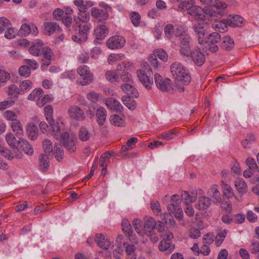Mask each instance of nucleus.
I'll return each instance as SVG.
<instances>
[{
    "label": "nucleus",
    "instance_id": "f257e3e1",
    "mask_svg": "<svg viewBox=\"0 0 259 259\" xmlns=\"http://www.w3.org/2000/svg\"><path fill=\"white\" fill-rule=\"evenodd\" d=\"M204 7L205 14L211 18H221L226 14L228 4L223 0H200Z\"/></svg>",
    "mask_w": 259,
    "mask_h": 259
},
{
    "label": "nucleus",
    "instance_id": "f03ea898",
    "mask_svg": "<svg viewBox=\"0 0 259 259\" xmlns=\"http://www.w3.org/2000/svg\"><path fill=\"white\" fill-rule=\"evenodd\" d=\"M30 101H35L36 104L38 107H44V113L47 120H49V106H45L49 102V95L45 94L41 88L34 89L28 96Z\"/></svg>",
    "mask_w": 259,
    "mask_h": 259
},
{
    "label": "nucleus",
    "instance_id": "7ed1b4c3",
    "mask_svg": "<svg viewBox=\"0 0 259 259\" xmlns=\"http://www.w3.org/2000/svg\"><path fill=\"white\" fill-rule=\"evenodd\" d=\"M174 77L181 83L188 84L191 81V76L184 67L179 62L174 63L170 67Z\"/></svg>",
    "mask_w": 259,
    "mask_h": 259
},
{
    "label": "nucleus",
    "instance_id": "20e7f679",
    "mask_svg": "<svg viewBox=\"0 0 259 259\" xmlns=\"http://www.w3.org/2000/svg\"><path fill=\"white\" fill-rule=\"evenodd\" d=\"M77 72L81 77L76 80L78 84L85 85L90 84L93 81L94 75L87 66L85 65L80 66L77 68Z\"/></svg>",
    "mask_w": 259,
    "mask_h": 259
},
{
    "label": "nucleus",
    "instance_id": "39448f33",
    "mask_svg": "<svg viewBox=\"0 0 259 259\" xmlns=\"http://www.w3.org/2000/svg\"><path fill=\"white\" fill-rule=\"evenodd\" d=\"M60 141L64 146L70 152H74L76 150L75 143L77 138L74 134H69L67 132L63 133L60 136Z\"/></svg>",
    "mask_w": 259,
    "mask_h": 259
},
{
    "label": "nucleus",
    "instance_id": "423d86ee",
    "mask_svg": "<svg viewBox=\"0 0 259 259\" xmlns=\"http://www.w3.org/2000/svg\"><path fill=\"white\" fill-rule=\"evenodd\" d=\"M152 74V71H146L143 69H139L137 71V75L140 81L148 90L152 89L153 84Z\"/></svg>",
    "mask_w": 259,
    "mask_h": 259
},
{
    "label": "nucleus",
    "instance_id": "0eeeda50",
    "mask_svg": "<svg viewBox=\"0 0 259 259\" xmlns=\"http://www.w3.org/2000/svg\"><path fill=\"white\" fill-rule=\"evenodd\" d=\"M161 236L162 239L159 245V250L170 252L175 248V246L171 243V240L173 238L172 233L168 231H165L162 232Z\"/></svg>",
    "mask_w": 259,
    "mask_h": 259
},
{
    "label": "nucleus",
    "instance_id": "6e6552de",
    "mask_svg": "<svg viewBox=\"0 0 259 259\" xmlns=\"http://www.w3.org/2000/svg\"><path fill=\"white\" fill-rule=\"evenodd\" d=\"M193 28L197 35L199 44H202L205 41V35L209 29V24L204 21L193 25Z\"/></svg>",
    "mask_w": 259,
    "mask_h": 259
},
{
    "label": "nucleus",
    "instance_id": "1a4fd4ad",
    "mask_svg": "<svg viewBox=\"0 0 259 259\" xmlns=\"http://www.w3.org/2000/svg\"><path fill=\"white\" fill-rule=\"evenodd\" d=\"M44 151L40 154L39 166L42 171H47L49 168V141L45 140L42 142Z\"/></svg>",
    "mask_w": 259,
    "mask_h": 259
},
{
    "label": "nucleus",
    "instance_id": "9d476101",
    "mask_svg": "<svg viewBox=\"0 0 259 259\" xmlns=\"http://www.w3.org/2000/svg\"><path fill=\"white\" fill-rule=\"evenodd\" d=\"M154 80L156 87L161 91L168 92L172 90V83L169 78H163L159 73H155Z\"/></svg>",
    "mask_w": 259,
    "mask_h": 259
},
{
    "label": "nucleus",
    "instance_id": "9b49d317",
    "mask_svg": "<svg viewBox=\"0 0 259 259\" xmlns=\"http://www.w3.org/2000/svg\"><path fill=\"white\" fill-rule=\"evenodd\" d=\"M158 57L163 62H166L168 59L166 52L162 49H158L153 52L148 57V61L151 65L154 68H158L159 63L157 59Z\"/></svg>",
    "mask_w": 259,
    "mask_h": 259
},
{
    "label": "nucleus",
    "instance_id": "f8f14e48",
    "mask_svg": "<svg viewBox=\"0 0 259 259\" xmlns=\"http://www.w3.org/2000/svg\"><path fill=\"white\" fill-rule=\"evenodd\" d=\"M180 53L183 57H189L191 53L189 35H185L180 37Z\"/></svg>",
    "mask_w": 259,
    "mask_h": 259
},
{
    "label": "nucleus",
    "instance_id": "ddd939ff",
    "mask_svg": "<svg viewBox=\"0 0 259 259\" xmlns=\"http://www.w3.org/2000/svg\"><path fill=\"white\" fill-rule=\"evenodd\" d=\"M125 44L124 38L120 35L110 37L106 41V45L109 49H117L122 48Z\"/></svg>",
    "mask_w": 259,
    "mask_h": 259
},
{
    "label": "nucleus",
    "instance_id": "4468645a",
    "mask_svg": "<svg viewBox=\"0 0 259 259\" xmlns=\"http://www.w3.org/2000/svg\"><path fill=\"white\" fill-rule=\"evenodd\" d=\"M38 33V30L36 26L32 23L30 25L24 23L23 24L19 31V35L21 36H27L31 34L34 36H36Z\"/></svg>",
    "mask_w": 259,
    "mask_h": 259
},
{
    "label": "nucleus",
    "instance_id": "2eb2a0df",
    "mask_svg": "<svg viewBox=\"0 0 259 259\" xmlns=\"http://www.w3.org/2000/svg\"><path fill=\"white\" fill-rule=\"evenodd\" d=\"M68 113L70 117L75 120L81 121L85 117L84 111L78 106H74L70 107Z\"/></svg>",
    "mask_w": 259,
    "mask_h": 259
},
{
    "label": "nucleus",
    "instance_id": "dca6fc26",
    "mask_svg": "<svg viewBox=\"0 0 259 259\" xmlns=\"http://www.w3.org/2000/svg\"><path fill=\"white\" fill-rule=\"evenodd\" d=\"M144 225L143 229V234H145L147 236L152 235L153 230L155 228L156 223L155 221L150 217H146L144 218Z\"/></svg>",
    "mask_w": 259,
    "mask_h": 259
},
{
    "label": "nucleus",
    "instance_id": "f3484780",
    "mask_svg": "<svg viewBox=\"0 0 259 259\" xmlns=\"http://www.w3.org/2000/svg\"><path fill=\"white\" fill-rule=\"evenodd\" d=\"M95 241L97 245L103 249H107L110 246L109 239L103 234H97L95 236Z\"/></svg>",
    "mask_w": 259,
    "mask_h": 259
},
{
    "label": "nucleus",
    "instance_id": "a211bd4d",
    "mask_svg": "<svg viewBox=\"0 0 259 259\" xmlns=\"http://www.w3.org/2000/svg\"><path fill=\"white\" fill-rule=\"evenodd\" d=\"M91 13L92 16L99 22L106 21L109 17L108 12L97 8H93L91 9Z\"/></svg>",
    "mask_w": 259,
    "mask_h": 259
},
{
    "label": "nucleus",
    "instance_id": "6ab92c4d",
    "mask_svg": "<svg viewBox=\"0 0 259 259\" xmlns=\"http://www.w3.org/2000/svg\"><path fill=\"white\" fill-rule=\"evenodd\" d=\"M60 123L61 122L55 121L50 116V134H51L56 139L60 138Z\"/></svg>",
    "mask_w": 259,
    "mask_h": 259
},
{
    "label": "nucleus",
    "instance_id": "aec40b11",
    "mask_svg": "<svg viewBox=\"0 0 259 259\" xmlns=\"http://www.w3.org/2000/svg\"><path fill=\"white\" fill-rule=\"evenodd\" d=\"M194 64L198 66H201L205 61L204 55L200 52L199 49H196L190 54Z\"/></svg>",
    "mask_w": 259,
    "mask_h": 259
},
{
    "label": "nucleus",
    "instance_id": "412c9836",
    "mask_svg": "<svg viewBox=\"0 0 259 259\" xmlns=\"http://www.w3.org/2000/svg\"><path fill=\"white\" fill-rule=\"evenodd\" d=\"M188 13L191 15L195 20H202L205 17L204 14H205L204 8L202 9L200 7L193 5L192 8L188 11Z\"/></svg>",
    "mask_w": 259,
    "mask_h": 259
},
{
    "label": "nucleus",
    "instance_id": "4be33fe9",
    "mask_svg": "<svg viewBox=\"0 0 259 259\" xmlns=\"http://www.w3.org/2000/svg\"><path fill=\"white\" fill-rule=\"evenodd\" d=\"M207 195L211 198L212 201L214 203L221 201V193L217 185H213L207 191Z\"/></svg>",
    "mask_w": 259,
    "mask_h": 259
},
{
    "label": "nucleus",
    "instance_id": "5701e85b",
    "mask_svg": "<svg viewBox=\"0 0 259 259\" xmlns=\"http://www.w3.org/2000/svg\"><path fill=\"white\" fill-rule=\"evenodd\" d=\"M109 29L104 24L98 25L94 29V35L97 39H103L108 34Z\"/></svg>",
    "mask_w": 259,
    "mask_h": 259
},
{
    "label": "nucleus",
    "instance_id": "b1692460",
    "mask_svg": "<svg viewBox=\"0 0 259 259\" xmlns=\"http://www.w3.org/2000/svg\"><path fill=\"white\" fill-rule=\"evenodd\" d=\"M234 186L237 192L241 195H244L248 192V186L242 179H237L234 181Z\"/></svg>",
    "mask_w": 259,
    "mask_h": 259
},
{
    "label": "nucleus",
    "instance_id": "393cba45",
    "mask_svg": "<svg viewBox=\"0 0 259 259\" xmlns=\"http://www.w3.org/2000/svg\"><path fill=\"white\" fill-rule=\"evenodd\" d=\"M109 121L112 125L118 127H124L126 124L123 115L112 114L109 117Z\"/></svg>",
    "mask_w": 259,
    "mask_h": 259
},
{
    "label": "nucleus",
    "instance_id": "a878e982",
    "mask_svg": "<svg viewBox=\"0 0 259 259\" xmlns=\"http://www.w3.org/2000/svg\"><path fill=\"white\" fill-rule=\"evenodd\" d=\"M11 127L16 137H17L19 140L22 139L24 135V131L23 125L21 122L19 120L15 122H12L11 124Z\"/></svg>",
    "mask_w": 259,
    "mask_h": 259
},
{
    "label": "nucleus",
    "instance_id": "bb28decb",
    "mask_svg": "<svg viewBox=\"0 0 259 259\" xmlns=\"http://www.w3.org/2000/svg\"><path fill=\"white\" fill-rule=\"evenodd\" d=\"M211 204V200L209 198L202 196L198 198L196 208L199 210H204L207 209Z\"/></svg>",
    "mask_w": 259,
    "mask_h": 259
},
{
    "label": "nucleus",
    "instance_id": "cd10ccee",
    "mask_svg": "<svg viewBox=\"0 0 259 259\" xmlns=\"http://www.w3.org/2000/svg\"><path fill=\"white\" fill-rule=\"evenodd\" d=\"M79 27V33L82 35H85L88 37V33H89L91 28L92 25L90 23H84V24H80L76 21V23L73 24V27L75 30L76 27Z\"/></svg>",
    "mask_w": 259,
    "mask_h": 259
},
{
    "label": "nucleus",
    "instance_id": "c85d7f7f",
    "mask_svg": "<svg viewBox=\"0 0 259 259\" xmlns=\"http://www.w3.org/2000/svg\"><path fill=\"white\" fill-rule=\"evenodd\" d=\"M107 112L103 107H99L97 109L96 113V121L100 125H103L106 119Z\"/></svg>",
    "mask_w": 259,
    "mask_h": 259
},
{
    "label": "nucleus",
    "instance_id": "c756f323",
    "mask_svg": "<svg viewBox=\"0 0 259 259\" xmlns=\"http://www.w3.org/2000/svg\"><path fill=\"white\" fill-rule=\"evenodd\" d=\"M62 30L60 27L56 23H50V34L56 32L58 33V38L55 39V43L59 42L64 39V36L61 33Z\"/></svg>",
    "mask_w": 259,
    "mask_h": 259
},
{
    "label": "nucleus",
    "instance_id": "7c9ffc66",
    "mask_svg": "<svg viewBox=\"0 0 259 259\" xmlns=\"http://www.w3.org/2000/svg\"><path fill=\"white\" fill-rule=\"evenodd\" d=\"M107 106L111 110L120 111L122 109V105L116 99L109 98L105 101Z\"/></svg>",
    "mask_w": 259,
    "mask_h": 259
},
{
    "label": "nucleus",
    "instance_id": "2f4dec72",
    "mask_svg": "<svg viewBox=\"0 0 259 259\" xmlns=\"http://www.w3.org/2000/svg\"><path fill=\"white\" fill-rule=\"evenodd\" d=\"M18 143V147L22 148L26 154L31 155L33 153L34 151L32 146L29 144L26 140L22 138L19 140Z\"/></svg>",
    "mask_w": 259,
    "mask_h": 259
},
{
    "label": "nucleus",
    "instance_id": "473e14b6",
    "mask_svg": "<svg viewBox=\"0 0 259 259\" xmlns=\"http://www.w3.org/2000/svg\"><path fill=\"white\" fill-rule=\"evenodd\" d=\"M229 21L227 19H222L219 21L215 22L212 25V28L220 32H225L227 30Z\"/></svg>",
    "mask_w": 259,
    "mask_h": 259
},
{
    "label": "nucleus",
    "instance_id": "72a5a7b5",
    "mask_svg": "<svg viewBox=\"0 0 259 259\" xmlns=\"http://www.w3.org/2000/svg\"><path fill=\"white\" fill-rule=\"evenodd\" d=\"M121 89L123 92L128 95V96L138 97L139 93L138 91L132 85L129 83H125L121 86Z\"/></svg>",
    "mask_w": 259,
    "mask_h": 259
},
{
    "label": "nucleus",
    "instance_id": "f704fd0d",
    "mask_svg": "<svg viewBox=\"0 0 259 259\" xmlns=\"http://www.w3.org/2000/svg\"><path fill=\"white\" fill-rule=\"evenodd\" d=\"M181 197L184 203L186 205H189L195 201L197 198V194L192 193L190 194L188 192L184 191L182 192Z\"/></svg>",
    "mask_w": 259,
    "mask_h": 259
},
{
    "label": "nucleus",
    "instance_id": "c9c22d12",
    "mask_svg": "<svg viewBox=\"0 0 259 259\" xmlns=\"http://www.w3.org/2000/svg\"><path fill=\"white\" fill-rule=\"evenodd\" d=\"M27 133L31 140H36L38 136L37 127L33 123L29 124L27 127Z\"/></svg>",
    "mask_w": 259,
    "mask_h": 259
},
{
    "label": "nucleus",
    "instance_id": "e433bc0d",
    "mask_svg": "<svg viewBox=\"0 0 259 259\" xmlns=\"http://www.w3.org/2000/svg\"><path fill=\"white\" fill-rule=\"evenodd\" d=\"M178 131L176 129H171L167 131L163 132L158 136V138L165 140H170L174 139L177 135Z\"/></svg>",
    "mask_w": 259,
    "mask_h": 259
},
{
    "label": "nucleus",
    "instance_id": "4c0bfd02",
    "mask_svg": "<svg viewBox=\"0 0 259 259\" xmlns=\"http://www.w3.org/2000/svg\"><path fill=\"white\" fill-rule=\"evenodd\" d=\"M0 155L5 157L9 160L13 159L15 157L17 158H20L22 157V154L20 153L16 154L14 156V154L8 149L0 147Z\"/></svg>",
    "mask_w": 259,
    "mask_h": 259
},
{
    "label": "nucleus",
    "instance_id": "58836bf2",
    "mask_svg": "<svg viewBox=\"0 0 259 259\" xmlns=\"http://www.w3.org/2000/svg\"><path fill=\"white\" fill-rule=\"evenodd\" d=\"M181 200L179 195L175 194L171 196L170 203L167 206V210H171L175 207H180Z\"/></svg>",
    "mask_w": 259,
    "mask_h": 259
},
{
    "label": "nucleus",
    "instance_id": "ea45409f",
    "mask_svg": "<svg viewBox=\"0 0 259 259\" xmlns=\"http://www.w3.org/2000/svg\"><path fill=\"white\" fill-rule=\"evenodd\" d=\"M43 44L42 42L38 40L35 45L31 46L29 50V51L30 54L38 56L41 54V51L43 49Z\"/></svg>",
    "mask_w": 259,
    "mask_h": 259
},
{
    "label": "nucleus",
    "instance_id": "a19ab883",
    "mask_svg": "<svg viewBox=\"0 0 259 259\" xmlns=\"http://www.w3.org/2000/svg\"><path fill=\"white\" fill-rule=\"evenodd\" d=\"M234 46V41L230 36H224L222 39L221 47L224 50H230Z\"/></svg>",
    "mask_w": 259,
    "mask_h": 259
},
{
    "label": "nucleus",
    "instance_id": "79ce46f5",
    "mask_svg": "<svg viewBox=\"0 0 259 259\" xmlns=\"http://www.w3.org/2000/svg\"><path fill=\"white\" fill-rule=\"evenodd\" d=\"M6 140L9 144L13 149L18 147V140H17L16 137L13 134L11 133H8L6 136Z\"/></svg>",
    "mask_w": 259,
    "mask_h": 259
},
{
    "label": "nucleus",
    "instance_id": "37998d69",
    "mask_svg": "<svg viewBox=\"0 0 259 259\" xmlns=\"http://www.w3.org/2000/svg\"><path fill=\"white\" fill-rule=\"evenodd\" d=\"M122 101L124 105L131 110H134L137 106L136 101L130 96H123Z\"/></svg>",
    "mask_w": 259,
    "mask_h": 259
},
{
    "label": "nucleus",
    "instance_id": "c03bdc74",
    "mask_svg": "<svg viewBox=\"0 0 259 259\" xmlns=\"http://www.w3.org/2000/svg\"><path fill=\"white\" fill-rule=\"evenodd\" d=\"M138 139L136 137H133L130 139L126 142L125 145H124L121 147V151L122 152H126L128 150L133 149L135 144L138 142Z\"/></svg>",
    "mask_w": 259,
    "mask_h": 259
},
{
    "label": "nucleus",
    "instance_id": "a18cd8bd",
    "mask_svg": "<svg viewBox=\"0 0 259 259\" xmlns=\"http://www.w3.org/2000/svg\"><path fill=\"white\" fill-rule=\"evenodd\" d=\"M32 87V83L29 80H25L20 82L19 87V93L24 94Z\"/></svg>",
    "mask_w": 259,
    "mask_h": 259
},
{
    "label": "nucleus",
    "instance_id": "49530a36",
    "mask_svg": "<svg viewBox=\"0 0 259 259\" xmlns=\"http://www.w3.org/2000/svg\"><path fill=\"white\" fill-rule=\"evenodd\" d=\"M227 230L226 229H220L218 230L217 236L215 237V244L219 246L224 241L227 235Z\"/></svg>",
    "mask_w": 259,
    "mask_h": 259
},
{
    "label": "nucleus",
    "instance_id": "de8ad7c7",
    "mask_svg": "<svg viewBox=\"0 0 259 259\" xmlns=\"http://www.w3.org/2000/svg\"><path fill=\"white\" fill-rule=\"evenodd\" d=\"M122 231L128 236L130 237L132 234L133 230L129 221L124 219L121 223Z\"/></svg>",
    "mask_w": 259,
    "mask_h": 259
},
{
    "label": "nucleus",
    "instance_id": "09e8293b",
    "mask_svg": "<svg viewBox=\"0 0 259 259\" xmlns=\"http://www.w3.org/2000/svg\"><path fill=\"white\" fill-rule=\"evenodd\" d=\"M221 39V35L219 33L213 32L210 34L207 37H205V44L218 43Z\"/></svg>",
    "mask_w": 259,
    "mask_h": 259
},
{
    "label": "nucleus",
    "instance_id": "8fccbe9b",
    "mask_svg": "<svg viewBox=\"0 0 259 259\" xmlns=\"http://www.w3.org/2000/svg\"><path fill=\"white\" fill-rule=\"evenodd\" d=\"M125 58V55L123 54H111L108 57V62L110 64H113L118 61H121Z\"/></svg>",
    "mask_w": 259,
    "mask_h": 259
},
{
    "label": "nucleus",
    "instance_id": "3c124183",
    "mask_svg": "<svg viewBox=\"0 0 259 259\" xmlns=\"http://www.w3.org/2000/svg\"><path fill=\"white\" fill-rule=\"evenodd\" d=\"M222 190L223 195L228 198H232L234 195L233 189L227 184H222Z\"/></svg>",
    "mask_w": 259,
    "mask_h": 259
},
{
    "label": "nucleus",
    "instance_id": "603ef678",
    "mask_svg": "<svg viewBox=\"0 0 259 259\" xmlns=\"http://www.w3.org/2000/svg\"><path fill=\"white\" fill-rule=\"evenodd\" d=\"M105 75L106 79L111 82L116 81L118 78V74L116 70H108L105 72Z\"/></svg>",
    "mask_w": 259,
    "mask_h": 259
},
{
    "label": "nucleus",
    "instance_id": "864d4df0",
    "mask_svg": "<svg viewBox=\"0 0 259 259\" xmlns=\"http://www.w3.org/2000/svg\"><path fill=\"white\" fill-rule=\"evenodd\" d=\"M134 66L132 63L128 61H123L117 64L116 69L117 71L123 70L125 71L131 69Z\"/></svg>",
    "mask_w": 259,
    "mask_h": 259
},
{
    "label": "nucleus",
    "instance_id": "5fc2aeb1",
    "mask_svg": "<svg viewBox=\"0 0 259 259\" xmlns=\"http://www.w3.org/2000/svg\"><path fill=\"white\" fill-rule=\"evenodd\" d=\"M194 4L195 2L194 0L182 2L179 5V9L183 11L187 10L189 11Z\"/></svg>",
    "mask_w": 259,
    "mask_h": 259
},
{
    "label": "nucleus",
    "instance_id": "6e6d98bb",
    "mask_svg": "<svg viewBox=\"0 0 259 259\" xmlns=\"http://www.w3.org/2000/svg\"><path fill=\"white\" fill-rule=\"evenodd\" d=\"M90 133L89 131L84 127H81L78 133V137L81 141H87L90 137Z\"/></svg>",
    "mask_w": 259,
    "mask_h": 259
},
{
    "label": "nucleus",
    "instance_id": "4d7b16f0",
    "mask_svg": "<svg viewBox=\"0 0 259 259\" xmlns=\"http://www.w3.org/2000/svg\"><path fill=\"white\" fill-rule=\"evenodd\" d=\"M164 34L168 39H171L175 35V28L171 24L166 25L164 27Z\"/></svg>",
    "mask_w": 259,
    "mask_h": 259
},
{
    "label": "nucleus",
    "instance_id": "13d9d810",
    "mask_svg": "<svg viewBox=\"0 0 259 259\" xmlns=\"http://www.w3.org/2000/svg\"><path fill=\"white\" fill-rule=\"evenodd\" d=\"M4 117L9 121H13V122H15V121H19L18 118L17 114L13 111L11 110H7L4 113Z\"/></svg>",
    "mask_w": 259,
    "mask_h": 259
},
{
    "label": "nucleus",
    "instance_id": "bf43d9fd",
    "mask_svg": "<svg viewBox=\"0 0 259 259\" xmlns=\"http://www.w3.org/2000/svg\"><path fill=\"white\" fill-rule=\"evenodd\" d=\"M134 228L137 233L141 236H143V232L142 230V221L139 219H135L133 221Z\"/></svg>",
    "mask_w": 259,
    "mask_h": 259
},
{
    "label": "nucleus",
    "instance_id": "052dcab7",
    "mask_svg": "<svg viewBox=\"0 0 259 259\" xmlns=\"http://www.w3.org/2000/svg\"><path fill=\"white\" fill-rule=\"evenodd\" d=\"M130 18L132 23L135 26H138L141 22V16L137 12H132L130 13Z\"/></svg>",
    "mask_w": 259,
    "mask_h": 259
},
{
    "label": "nucleus",
    "instance_id": "680f3d73",
    "mask_svg": "<svg viewBox=\"0 0 259 259\" xmlns=\"http://www.w3.org/2000/svg\"><path fill=\"white\" fill-rule=\"evenodd\" d=\"M63 150L60 145H56L54 147V156L58 161H61L63 158Z\"/></svg>",
    "mask_w": 259,
    "mask_h": 259
},
{
    "label": "nucleus",
    "instance_id": "e2e57ef3",
    "mask_svg": "<svg viewBox=\"0 0 259 259\" xmlns=\"http://www.w3.org/2000/svg\"><path fill=\"white\" fill-rule=\"evenodd\" d=\"M19 74L21 76L28 77L31 74V70L27 65H23L19 68Z\"/></svg>",
    "mask_w": 259,
    "mask_h": 259
},
{
    "label": "nucleus",
    "instance_id": "0e129e2a",
    "mask_svg": "<svg viewBox=\"0 0 259 259\" xmlns=\"http://www.w3.org/2000/svg\"><path fill=\"white\" fill-rule=\"evenodd\" d=\"M90 19V15L87 13L86 12L84 13H78L77 19H74V22L76 23V21L80 23V21L83 23H87Z\"/></svg>",
    "mask_w": 259,
    "mask_h": 259
},
{
    "label": "nucleus",
    "instance_id": "69168bd1",
    "mask_svg": "<svg viewBox=\"0 0 259 259\" xmlns=\"http://www.w3.org/2000/svg\"><path fill=\"white\" fill-rule=\"evenodd\" d=\"M187 31V29L186 27L182 25L178 26L175 28V35L176 36H184L186 35V33Z\"/></svg>",
    "mask_w": 259,
    "mask_h": 259
},
{
    "label": "nucleus",
    "instance_id": "338daca9",
    "mask_svg": "<svg viewBox=\"0 0 259 259\" xmlns=\"http://www.w3.org/2000/svg\"><path fill=\"white\" fill-rule=\"evenodd\" d=\"M242 21L243 18L241 17L235 15L231 18L230 23L233 26H238L242 24Z\"/></svg>",
    "mask_w": 259,
    "mask_h": 259
},
{
    "label": "nucleus",
    "instance_id": "774afa93",
    "mask_svg": "<svg viewBox=\"0 0 259 259\" xmlns=\"http://www.w3.org/2000/svg\"><path fill=\"white\" fill-rule=\"evenodd\" d=\"M17 35V31L14 28L9 27L5 32V37L7 39H12L16 37Z\"/></svg>",
    "mask_w": 259,
    "mask_h": 259
}]
</instances>
